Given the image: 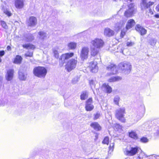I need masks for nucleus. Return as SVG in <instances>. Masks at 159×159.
Masks as SVG:
<instances>
[{"mask_svg": "<svg viewBox=\"0 0 159 159\" xmlns=\"http://www.w3.org/2000/svg\"><path fill=\"white\" fill-rule=\"evenodd\" d=\"M47 72L46 68L43 66H38L34 67L33 70L34 75L40 78H44Z\"/></svg>", "mask_w": 159, "mask_h": 159, "instance_id": "f257e3e1", "label": "nucleus"}, {"mask_svg": "<svg viewBox=\"0 0 159 159\" xmlns=\"http://www.w3.org/2000/svg\"><path fill=\"white\" fill-rule=\"evenodd\" d=\"M125 113V109L124 107H121L117 109L115 111L116 117L120 121L125 122V119L124 117V114Z\"/></svg>", "mask_w": 159, "mask_h": 159, "instance_id": "f03ea898", "label": "nucleus"}, {"mask_svg": "<svg viewBox=\"0 0 159 159\" xmlns=\"http://www.w3.org/2000/svg\"><path fill=\"white\" fill-rule=\"evenodd\" d=\"M131 66L130 63L127 62H122L119 65V68L125 74H128L130 72Z\"/></svg>", "mask_w": 159, "mask_h": 159, "instance_id": "7ed1b4c3", "label": "nucleus"}, {"mask_svg": "<svg viewBox=\"0 0 159 159\" xmlns=\"http://www.w3.org/2000/svg\"><path fill=\"white\" fill-rule=\"evenodd\" d=\"M145 108L144 106H142L137 112V114H135L136 118L134 119L133 123H136L138 121L143 117L145 113Z\"/></svg>", "mask_w": 159, "mask_h": 159, "instance_id": "20e7f679", "label": "nucleus"}, {"mask_svg": "<svg viewBox=\"0 0 159 159\" xmlns=\"http://www.w3.org/2000/svg\"><path fill=\"white\" fill-rule=\"evenodd\" d=\"M139 149V148L138 147H127L126 150L124 151V153L127 156H133L138 152Z\"/></svg>", "mask_w": 159, "mask_h": 159, "instance_id": "39448f33", "label": "nucleus"}, {"mask_svg": "<svg viewBox=\"0 0 159 159\" xmlns=\"http://www.w3.org/2000/svg\"><path fill=\"white\" fill-rule=\"evenodd\" d=\"M91 43V46L96 47V48H100L103 46L104 43L101 39L97 38L92 40Z\"/></svg>", "mask_w": 159, "mask_h": 159, "instance_id": "423d86ee", "label": "nucleus"}, {"mask_svg": "<svg viewBox=\"0 0 159 159\" xmlns=\"http://www.w3.org/2000/svg\"><path fill=\"white\" fill-rule=\"evenodd\" d=\"M97 60L98 61H95V60L89 62V66L90 69L92 72L96 73L98 72V67L97 66V62H99L100 60V57L99 55L98 56V58Z\"/></svg>", "mask_w": 159, "mask_h": 159, "instance_id": "0eeeda50", "label": "nucleus"}, {"mask_svg": "<svg viewBox=\"0 0 159 159\" xmlns=\"http://www.w3.org/2000/svg\"><path fill=\"white\" fill-rule=\"evenodd\" d=\"M77 60L72 59L69 61L66 65V68L68 72H70L75 68L76 66Z\"/></svg>", "mask_w": 159, "mask_h": 159, "instance_id": "6e6552de", "label": "nucleus"}, {"mask_svg": "<svg viewBox=\"0 0 159 159\" xmlns=\"http://www.w3.org/2000/svg\"><path fill=\"white\" fill-rule=\"evenodd\" d=\"M128 9L125 12V16L127 17H131L133 14L135 8L134 3H131L128 6Z\"/></svg>", "mask_w": 159, "mask_h": 159, "instance_id": "1a4fd4ad", "label": "nucleus"}, {"mask_svg": "<svg viewBox=\"0 0 159 159\" xmlns=\"http://www.w3.org/2000/svg\"><path fill=\"white\" fill-rule=\"evenodd\" d=\"M89 52V49L88 47H84L82 48L80 51V56L83 60L88 58Z\"/></svg>", "mask_w": 159, "mask_h": 159, "instance_id": "9d476101", "label": "nucleus"}, {"mask_svg": "<svg viewBox=\"0 0 159 159\" xmlns=\"http://www.w3.org/2000/svg\"><path fill=\"white\" fill-rule=\"evenodd\" d=\"M107 70L111 71V72L107 74V76L115 74L117 73L118 68L114 64H111L107 67Z\"/></svg>", "mask_w": 159, "mask_h": 159, "instance_id": "9b49d317", "label": "nucleus"}, {"mask_svg": "<svg viewBox=\"0 0 159 159\" xmlns=\"http://www.w3.org/2000/svg\"><path fill=\"white\" fill-rule=\"evenodd\" d=\"M93 102L92 98H89L86 102L85 109L87 111H92L94 107L93 104Z\"/></svg>", "mask_w": 159, "mask_h": 159, "instance_id": "f8f14e48", "label": "nucleus"}, {"mask_svg": "<svg viewBox=\"0 0 159 159\" xmlns=\"http://www.w3.org/2000/svg\"><path fill=\"white\" fill-rule=\"evenodd\" d=\"M142 2L141 3V8L142 10L146 9L149 8L150 7L153 5L154 2H150L147 3L146 0H142Z\"/></svg>", "mask_w": 159, "mask_h": 159, "instance_id": "ddd939ff", "label": "nucleus"}, {"mask_svg": "<svg viewBox=\"0 0 159 159\" xmlns=\"http://www.w3.org/2000/svg\"><path fill=\"white\" fill-rule=\"evenodd\" d=\"M74 55V53H67L62 54L60 58V61L63 63L65 62V60L72 57Z\"/></svg>", "mask_w": 159, "mask_h": 159, "instance_id": "4468645a", "label": "nucleus"}, {"mask_svg": "<svg viewBox=\"0 0 159 159\" xmlns=\"http://www.w3.org/2000/svg\"><path fill=\"white\" fill-rule=\"evenodd\" d=\"M37 18L34 16H31L29 18L28 21V25L31 27L35 26L37 24Z\"/></svg>", "mask_w": 159, "mask_h": 159, "instance_id": "2eb2a0df", "label": "nucleus"}, {"mask_svg": "<svg viewBox=\"0 0 159 159\" xmlns=\"http://www.w3.org/2000/svg\"><path fill=\"white\" fill-rule=\"evenodd\" d=\"M135 29L136 30L139 32L141 35H143L147 33V30L140 25H136Z\"/></svg>", "mask_w": 159, "mask_h": 159, "instance_id": "dca6fc26", "label": "nucleus"}, {"mask_svg": "<svg viewBox=\"0 0 159 159\" xmlns=\"http://www.w3.org/2000/svg\"><path fill=\"white\" fill-rule=\"evenodd\" d=\"M32 34L28 33L25 34L23 38V40L27 42H31L34 39V34Z\"/></svg>", "mask_w": 159, "mask_h": 159, "instance_id": "f3484780", "label": "nucleus"}, {"mask_svg": "<svg viewBox=\"0 0 159 159\" xmlns=\"http://www.w3.org/2000/svg\"><path fill=\"white\" fill-rule=\"evenodd\" d=\"M14 73V71L13 69H9L7 70L6 78L7 81H10L12 79Z\"/></svg>", "mask_w": 159, "mask_h": 159, "instance_id": "a211bd4d", "label": "nucleus"}, {"mask_svg": "<svg viewBox=\"0 0 159 159\" xmlns=\"http://www.w3.org/2000/svg\"><path fill=\"white\" fill-rule=\"evenodd\" d=\"M103 90L107 93H111L112 91L111 87L109 86L107 84L104 83L102 86Z\"/></svg>", "mask_w": 159, "mask_h": 159, "instance_id": "6ab92c4d", "label": "nucleus"}, {"mask_svg": "<svg viewBox=\"0 0 159 159\" xmlns=\"http://www.w3.org/2000/svg\"><path fill=\"white\" fill-rule=\"evenodd\" d=\"M15 5L17 9L22 8L24 5L23 0H15Z\"/></svg>", "mask_w": 159, "mask_h": 159, "instance_id": "aec40b11", "label": "nucleus"}, {"mask_svg": "<svg viewBox=\"0 0 159 159\" xmlns=\"http://www.w3.org/2000/svg\"><path fill=\"white\" fill-rule=\"evenodd\" d=\"M153 157V155L147 156L144 152H141L136 159H151Z\"/></svg>", "mask_w": 159, "mask_h": 159, "instance_id": "412c9836", "label": "nucleus"}, {"mask_svg": "<svg viewBox=\"0 0 159 159\" xmlns=\"http://www.w3.org/2000/svg\"><path fill=\"white\" fill-rule=\"evenodd\" d=\"M135 23L134 20L131 19L129 20L126 26V30H128L131 28L135 25Z\"/></svg>", "mask_w": 159, "mask_h": 159, "instance_id": "4be33fe9", "label": "nucleus"}, {"mask_svg": "<svg viewBox=\"0 0 159 159\" xmlns=\"http://www.w3.org/2000/svg\"><path fill=\"white\" fill-rule=\"evenodd\" d=\"M104 34L105 35L108 36H112L114 34V31L109 28H106L105 29Z\"/></svg>", "mask_w": 159, "mask_h": 159, "instance_id": "5701e85b", "label": "nucleus"}, {"mask_svg": "<svg viewBox=\"0 0 159 159\" xmlns=\"http://www.w3.org/2000/svg\"><path fill=\"white\" fill-rule=\"evenodd\" d=\"M90 125L96 130L99 131L101 129V127L97 122H93Z\"/></svg>", "mask_w": 159, "mask_h": 159, "instance_id": "b1692460", "label": "nucleus"}, {"mask_svg": "<svg viewBox=\"0 0 159 159\" xmlns=\"http://www.w3.org/2000/svg\"><path fill=\"white\" fill-rule=\"evenodd\" d=\"M90 49L91 54L92 56H95L98 55L99 52L98 48H96V47L90 46Z\"/></svg>", "mask_w": 159, "mask_h": 159, "instance_id": "393cba45", "label": "nucleus"}, {"mask_svg": "<svg viewBox=\"0 0 159 159\" xmlns=\"http://www.w3.org/2000/svg\"><path fill=\"white\" fill-rule=\"evenodd\" d=\"M38 37L39 39L44 40L47 38V34L43 31H40L38 33Z\"/></svg>", "mask_w": 159, "mask_h": 159, "instance_id": "a878e982", "label": "nucleus"}, {"mask_svg": "<svg viewBox=\"0 0 159 159\" xmlns=\"http://www.w3.org/2000/svg\"><path fill=\"white\" fill-rule=\"evenodd\" d=\"M124 24L122 22H120V23H117L115 25V30L117 31L121 29L122 27L124 26Z\"/></svg>", "mask_w": 159, "mask_h": 159, "instance_id": "bb28decb", "label": "nucleus"}, {"mask_svg": "<svg viewBox=\"0 0 159 159\" xmlns=\"http://www.w3.org/2000/svg\"><path fill=\"white\" fill-rule=\"evenodd\" d=\"M129 135L130 137L135 140H137L138 139L137 134L134 131H131L130 132H129Z\"/></svg>", "mask_w": 159, "mask_h": 159, "instance_id": "cd10ccee", "label": "nucleus"}, {"mask_svg": "<svg viewBox=\"0 0 159 159\" xmlns=\"http://www.w3.org/2000/svg\"><path fill=\"white\" fill-rule=\"evenodd\" d=\"M22 47L24 48H25L27 49H30L31 50H34L35 48V46L34 45L30 43H27L23 44Z\"/></svg>", "mask_w": 159, "mask_h": 159, "instance_id": "c85d7f7f", "label": "nucleus"}, {"mask_svg": "<svg viewBox=\"0 0 159 159\" xmlns=\"http://www.w3.org/2000/svg\"><path fill=\"white\" fill-rule=\"evenodd\" d=\"M121 79V78L120 77L117 76H113L110 78H109L108 81L110 82H113L116 81H118L120 80Z\"/></svg>", "mask_w": 159, "mask_h": 159, "instance_id": "c756f323", "label": "nucleus"}, {"mask_svg": "<svg viewBox=\"0 0 159 159\" xmlns=\"http://www.w3.org/2000/svg\"><path fill=\"white\" fill-rule=\"evenodd\" d=\"M22 57L19 55H17L14 59L13 63L15 64H20L22 60Z\"/></svg>", "mask_w": 159, "mask_h": 159, "instance_id": "7c9ffc66", "label": "nucleus"}, {"mask_svg": "<svg viewBox=\"0 0 159 159\" xmlns=\"http://www.w3.org/2000/svg\"><path fill=\"white\" fill-rule=\"evenodd\" d=\"M19 78L20 80H25L26 79V75L20 71H19Z\"/></svg>", "mask_w": 159, "mask_h": 159, "instance_id": "2f4dec72", "label": "nucleus"}, {"mask_svg": "<svg viewBox=\"0 0 159 159\" xmlns=\"http://www.w3.org/2000/svg\"><path fill=\"white\" fill-rule=\"evenodd\" d=\"M59 48L58 47H56L53 48V51L54 53V56L56 58H58L59 57V53L58 52Z\"/></svg>", "mask_w": 159, "mask_h": 159, "instance_id": "473e14b6", "label": "nucleus"}, {"mask_svg": "<svg viewBox=\"0 0 159 159\" xmlns=\"http://www.w3.org/2000/svg\"><path fill=\"white\" fill-rule=\"evenodd\" d=\"M97 82L94 80H89V84L90 86L91 89L93 90V88H94Z\"/></svg>", "mask_w": 159, "mask_h": 159, "instance_id": "72a5a7b5", "label": "nucleus"}, {"mask_svg": "<svg viewBox=\"0 0 159 159\" xmlns=\"http://www.w3.org/2000/svg\"><path fill=\"white\" fill-rule=\"evenodd\" d=\"M154 135L155 136L159 135V124L156 125L154 128Z\"/></svg>", "mask_w": 159, "mask_h": 159, "instance_id": "f704fd0d", "label": "nucleus"}, {"mask_svg": "<svg viewBox=\"0 0 159 159\" xmlns=\"http://www.w3.org/2000/svg\"><path fill=\"white\" fill-rule=\"evenodd\" d=\"M68 46L70 49H74L76 47V44L75 43L70 42L68 43Z\"/></svg>", "mask_w": 159, "mask_h": 159, "instance_id": "c9c22d12", "label": "nucleus"}, {"mask_svg": "<svg viewBox=\"0 0 159 159\" xmlns=\"http://www.w3.org/2000/svg\"><path fill=\"white\" fill-rule=\"evenodd\" d=\"M88 97L87 93L86 91H84L83 92L81 95L80 98L82 100H85Z\"/></svg>", "mask_w": 159, "mask_h": 159, "instance_id": "e433bc0d", "label": "nucleus"}, {"mask_svg": "<svg viewBox=\"0 0 159 159\" xmlns=\"http://www.w3.org/2000/svg\"><path fill=\"white\" fill-rule=\"evenodd\" d=\"M120 100V98L119 96L118 95H116L115 96L114 98L113 101L115 104L119 105Z\"/></svg>", "mask_w": 159, "mask_h": 159, "instance_id": "4c0bfd02", "label": "nucleus"}, {"mask_svg": "<svg viewBox=\"0 0 159 159\" xmlns=\"http://www.w3.org/2000/svg\"><path fill=\"white\" fill-rule=\"evenodd\" d=\"M109 138L108 137H106L102 141V143L103 144H106L108 145L109 143Z\"/></svg>", "mask_w": 159, "mask_h": 159, "instance_id": "58836bf2", "label": "nucleus"}, {"mask_svg": "<svg viewBox=\"0 0 159 159\" xmlns=\"http://www.w3.org/2000/svg\"><path fill=\"white\" fill-rule=\"evenodd\" d=\"M3 12L4 14L8 17L12 15V13L11 11L7 9H4Z\"/></svg>", "mask_w": 159, "mask_h": 159, "instance_id": "ea45409f", "label": "nucleus"}, {"mask_svg": "<svg viewBox=\"0 0 159 159\" xmlns=\"http://www.w3.org/2000/svg\"><path fill=\"white\" fill-rule=\"evenodd\" d=\"M140 142L144 143H146L148 142V139L146 137H143L140 139Z\"/></svg>", "mask_w": 159, "mask_h": 159, "instance_id": "a19ab883", "label": "nucleus"}, {"mask_svg": "<svg viewBox=\"0 0 159 159\" xmlns=\"http://www.w3.org/2000/svg\"><path fill=\"white\" fill-rule=\"evenodd\" d=\"M114 143H111L110 144V146L109 147V152L110 153L112 152L114 149Z\"/></svg>", "mask_w": 159, "mask_h": 159, "instance_id": "79ce46f5", "label": "nucleus"}, {"mask_svg": "<svg viewBox=\"0 0 159 159\" xmlns=\"http://www.w3.org/2000/svg\"><path fill=\"white\" fill-rule=\"evenodd\" d=\"M1 24L2 27L5 29H8V26L7 25L6 22L3 21H1Z\"/></svg>", "mask_w": 159, "mask_h": 159, "instance_id": "37998d69", "label": "nucleus"}, {"mask_svg": "<svg viewBox=\"0 0 159 159\" xmlns=\"http://www.w3.org/2000/svg\"><path fill=\"white\" fill-rule=\"evenodd\" d=\"M26 57H32L33 55V52L28 51L25 54Z\"/></svg>", "mask_w": 159, "mask_h": 159, "instance_id": "c03bdc74", "label": "nucleus"}, {"mask_svg": "<svg viewBox=\"0 0 159 159\" xmlns=\"http://www.w3.org/2000/svg\"><path fill=\"white\" fill-rule=\"evenodd\" d=\"M157 40L154 39H152L150 40V43L151 45H155L156 43Z\"/></svg>", "mask_w": 159, "mask_h": 159, "instance_id": "a18cd8bd", "label": "nucleus"}, {"mask_svg": "<svg viewBox=\"0 0 159 159\" xmlns=\"http://www.w3.org/2000/svg\"><path fill=\"white\" fill-rule=\"evenodd\" d=\"M94 119L96 120L100 116V113L99 112H97L96 114L94 115Z\"/></svg>", "mask_w": 159, "mask_h": 159, "instance_id": "49530a36", "label": "nucleus"}, {"mask_svg": "<svg viewBox=\"0 0 159 159\" xmlns=\"http://www.w3.org/2000/svg\"><path fill=\"white\" fill-rule=\"evenodd\" d=\"M78 81V78L77 77L74 78L72 80V83L73 84H75Z\"/></svg>", "mask_w": 159, "mask_h": 159, "instance_id": "de8ad7c7", "label": "nucleus"}, {"mask_svg": "<svg viewBox=\"0 0 159 159\" xmlns=\"http://www.w3.org/2000/svg\"><path fill=\"white\" fill-rule=\"evenodd\" d=\"M134 44V43L133 42H127L126 43V45L128 47H131Z\"/></svg>", "mask_w": 159, "mask_h": 159, "instance_id": "09e8293b", "label": "nucleus"}, {"mask_svg": "<svg viewBox=\"0 0 159 159\" xmlns=\"http://www.w3.org/2000/svg\"><path fill=\"white\" fill-rule=\"evenodd\" d=\"M115 127L118 129H121L122 128V127L121 125L118 124H116Z\"/></svg>", "mask_w": 159, "mask_h": 159, "instance_id": "8fccbe9b", "label": "nucleus"}, {"mask_svg": "<svg viewBox=\"0 0 159 159\" xmlns=\"http://www.w3.org/2000/svg\"><path fill=\"white\" fill-rule=\"evenodd\" d=\"M5 52L3 50L0 51V56L2 57L5 54Z\"/></svg>", "mask_w": 159, "mask_h": 159, "instance_id": "3c124183", "label": "nucleus"}, {"mask_svg": "<svg viewBox=\"0 0 159 159\" xmlns=\"http://www.w3.org/2000/svg\"><path fill=\"white\" fill-rule=\"evenodd\" d=\"M156 10L157 12H159V3L157 6L156 8Z\"/></svg>", "mask_w": 159, "mask_h": 159, "instance_id": "603ef678", "label": "nucleus"}, {"mask_svg": "<svg viewBox=\"0 0 159 159\" xmlns=\"http://www.w3.org/2000/svg\"><path fill=\"white\" fill-rule=\"evenodd\" d=\"M125 32L123 31H122L121 33V36L122 37H123L125 35Z\"/></svg>", "mask_w": 159, "mask_h": 159, "instance_id": "864d4df0", "label": "nucleus"}, {"mask_svg": "<svg viewBox=\"0 0 159 159\" xmlns=\"http://www.w3.org/2000/svg\"><path fill=\"white\" fill-rule=\"evenodd\" d=\"M7 49L8 51H10L11 50V47L9 46H7Z\"/></svg>", "mask_w": 159, "mask_h": 159, "instance_id": "5fc2aeb1", "label": "nucleus"}, {"mask_svg": "<svg viewBox=\"0 0 159 159\" xmlns=\"http://www.w3.org/2000/svg\"><path fill=\"white\" fill-rule=\"evenodd\" d=\"M111 19V18H109V19H106L105 20H104V21L105 22H108Z\"/></svg>", "mask_w": 159, "mask_h": 159, "instance_id": "6e6d98bb", "label": "nucleus"}, {"mask_svg": "<svg viewBox=\"0 0 159 159\" xmlns=\"http://www.w3.org/2000/svg\"><path fill=\"white\" fill-rule=\"evenodd\" d=\"M149 11L150 13L151 14H153V12L152 11V10H151V9H149Z\"/></svg>", "mask_w": 159, "mask_h": 159, "instance_id": "4d7b16f0", "label": "nucleus"}, {"mask_svg": "<svg viewBox=\"0 0 159 159\" xmlns=\"http://www.w3.org/2000/svg\"><path fill=\"white\" fill-rule=\"evenodd\" d=\"M5 104V102H2V103H1L0 102V105H1V106H4V105Z\"/></svg>", "mask_w": 159, "mask_h": 159, "instance_id": "13d9d810", "label": "nucleus"}, {"mask_svg": "<svg viewBox=\"0 0 159 159\" xmlns=\"http://www.w3.org/2000/svg\"><path fill=\"white\" fill-rule=\"evenodd\" d=\"M155 16L156 18H159V15L156 14L155 15Z\"/></svg>", "mask_w": 159, "mask_h": 159, "instance_id": "bf43d9fd", "label": "nucleus"}, {"mask_svg": "<svg viewBox=\"0 0 159 159\" xmlns=\"http://www.w3.org/2000/svg\"><path fill=\"white\" fill-rule=\"evenodd\" d=\"M118 15H114V16H112L113 18H114V17H116V16H117Z\"/></svg>", "mask_w": 159, "mask_h": 159, "instance_id": "052dcab7", "label": "nucleus"}, {"mask_svg": "<svg viewBox=\"0 0 159 159\" xmlns=\"http://www.w3.org/2000/svg\"><path fill=\"white\" fill-rule=\"evenodd\" d=\"M2 59L1 58H0V63L1 62Z\"/></svg>", "mask_w": 159, "mask_h": 159, "instance_id": "680f3d73", "label": "nucleus"}, {"mask_svg": "<svg viewBox=\"0 0 159 159\" xmlns=\"http://www.w3.org/2000/svg\"><path fill=\"white\" fill-rule=\"evenodd\" d=\"M129 1L130 2H132V1L133 0H129Z\"/></svg>", "mask_w": 159, "mask_h": 159, "instance_id": "e2e57ef3", "label": "nucleus"}, {"mask_svg": "<svg viewBox=\"0 0 159 159\" xmlns=\"http://www.w3.org/2000/svg\"><path fill=\"white\" fill-rule=\"evenodd\" d=\"M90 159H97L96 158H90Z\"/></svg>", "mask_w": 159, "mask_h": 159, "instance_id": "0e129e2a", "label": "nucleus"}, {"mask_svg": "<svg viewBox=\"0 0 159 159\" xmlns=\"http://www.w3.org/2000/svg\"><path fill=\"white\" fill-rule=\"evenodd\" d=\"M64 105H65V106H66V102H65V103H64Z\"/></svg>", "mask_w": 159, "mask_h": 159, "instance_id": "69168bd1", "label": "nucleus"}, {"mask_svg": "<svg viewBox=\"0 0 159 159\" xmlns=\"http://www.w3.org/2000/svg\"><path fill=\"white\" fill-rule=\"evenodd\" d=\"M97 135H95V137H96V138H97Z\"/></svg>", "mask_w": 159, "mask_h": 159, "instance_id": "338daca9", "label": "nucleus"}, {"mask_svg": "<svg viewBox=\"0 0 159 159\" xmlns=\"http://www.w3.org/2000/svg\"><path fill=\"white\" fill-rule=\"evenodd\" d=\"M114 1H116V0H113Z\"/></svg>", "mask_w": 159, "mask_h": 159, "instance_id": "774afa93", "label": "nucleus"}]
</instances>
